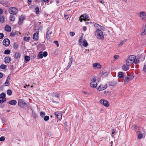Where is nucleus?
I'll use <instances>...</instances> for the list:
<instances>
[{
  "mask_svg": "<svg viewBox=\"0 0 146 146\" xmlns=\"http://www.w3.org/2000/svg\"><path fill=\"white\" fill-rule=\"evenodd\" d=\"M81 17H83V19H79L80 21L82 22L83 20H84L85 21H86V19L88 18V16L85 15H82L80 16V18Z\"/></svg>",
  "mask_w": 146,
  "mask_h": 146,
  "instance_id": "nucleus-12",
  "label": "nucleus"
},
{
  "mask_svg": "<svg viewBox=\"0 0 146 146\" xmlns=\"http://www.w3.org/2000/svg\"><path fill=\"white\" fill-rule=\"evenodd\" d=\"M100 2L103 4L104 3V1L103 0H99Z\"/></svg>",
  "mask_w": 146,
  "mask_h": 146,
  "instance_id": "nucleus-59",
  "label": "nucleus"
},
{
  "mask_svg": "<svg viewBox=\"0 0 146 146\" xmlns=\"http://www.w3.org/2000/svg\"><path fill=\"white\" fill-rule=\"evenodd\" d=\"M49 117L48 116L46 115L45 116L44 118V121H48L49 119Z\"/></svg>",
  "mask_w": 146,
  "mask_h": 146,
  "instance_id": "nucleus-42",
  "label": "nucleus"
},
{
  "mask_svg": "<svg viewBox=\"0 0 146 146\" xmlns=\"http://www.w3.org/2000/svg\"><path fill=\"white\" fill-rule=\"evenodd\" d=\"M45 114V113L42 112H41L40 113V115L41 117H42Z\"/></svg>",
  "mask_w": 146,
  "mask_h": 146,
  "instance_id": "nucleus-51",
  "label": "nucleus"
},
{
  "mask_svg": "<svg viewBox=\"0 0 146 146\" xmlns=\"http://www.w3.org/2000/svg\"><path fill=\"white\" fill-rule=\"evenodd\" d=\"M20 56L21 55L19 53H17L15 54V57L16 58H19L20 57Z\"/></svg>",
  "mask_w": 146,
  "mask_h": 146,
  "instance_id": "nucleus-33",
  "label": "nucleus"
},
{
  "mask_svg": "<svg viewBox=\"0 0 146 146\" xmlns=\"http://www.w3.org/2000/svg\"><path fill=\"white\" fill-rule=\"evenodd\" d=\"M82 37H80V38L79 40V43L80 44H81V43H82Z\"/></svg>",
  "mask_w": 146,
  "mask_h": 146,
  "instance_id": "nucleus-53",
  "label": "nucleus"
},
{
  "mask_svg": "<svg viewBox=\"0 0 146 146\" xmlns=\"http://www.w3.org/2000/svg\"><path fill=\"white\" fill-rule=\"evenodd\" d=\"M30 39V37H25L24 38V40L26 41H28Z\"/></svg>",
  "mask_w": 146,
  "mask_h": 146,
  "instance_id": "nucleus-41",
  "label": "nucleus"
},
{
  "mask_svg": "<svg viewBox=\"0 0 146 146\" xmlns=\"http://www.w3.org/2000/svg\"><path fill=\"white\" fill-rule=\"evenodd\" d=\"M132 129L133 130H135V131H136L137 129H138L139 130V128L138 127H137V126H133L132 127Z\"/></svg>",
  "mask_w": 146,
  "mask_h": 146,
  "instance_id": "nucleus-36",
  "label": "nucleus"
},
{
  "mask_svg": "<svg viewBox=\"0 0 146 146\" xmlns=\"http://www.w3.org/2000/svg\"><path fill=\"white\" fill-rule=\"evenodd\" d=\"M3 13V10L0 8V15H1Z\"/></svg>",
  "mask_w": 146,
  "mask_h": 146,
  "instance_id": "nucleus-58",
  "label": "nucleus"
},
{
  "mask_svg": "<svg viewBox=\"0 0 146 146\" xmlns=\"http://www.w3.org/2000/svg\"><path fill=\"white\" fill-rule=\"evenodd\" d=\"M83 29L84 31H85L86 30V28L85 26H84L83 27Z\"/></svg>",
  "mask_w": 146,
  "mask_h": 146,
  "instance_id": "nucleus-57",
  "label": "nucleus"
},
{
  "mask_svg": "<svg viewBox=\"0 0 146 146\" xmlns=\"http://www.w3.org/2000/svg\"><path fill=\"white\" fill-rule=\"evenodd\" d=\"M3 74L1 73L0 72V78H1L3 77Z\"/></svg>",
  "mask_w": 146,
  "mask_h": 146,
  "instance_id": "nucleus-62",
  "label": "nucleus"
},
{
  "mask_svg": "<svg viewBox=\"0 0 146 146\" xmlns=\"http://www.w3.org/2000/svg\"><path fill=\"white\" fill-rule=\"evenodd\" d=\"M5 62L6 63H8L11 61V58L9 57H6L5 58Z\"/></svg>",
  "mask_w": 146,
  "mask_h": 146,
  "instance_id": "nucleus-21",
  "label": "nucleus"
},
{
  "mask_svg": "<svg viewBox=\"0 0 146 146\" xmlns=\"http://www.w3.org/2000/svg\"><path fill=\"white\" fill-rule=\"evenodd\" d=\"M91 80V82L90 83V86L92 88H96L97 85V83L96 82V79L94 78H92Z\"/></svg>",
  "mask_w": 146,
  "mask_h": 146,
  "instance_id": "nucleus-3",
  "label": "nucleus"
},
{
  "mask_svg": "<svg viewBox=\"0 0 146 146\" xmlns=\"http://www.w3.org/2000/svg\"><path fill=\"white\" fill-rule=\"evenodd\" d=\"M15 35V33H11V34L10 35L11 36H14Z\"/></svg>",
  "mask_w": 146,
  "mask_h": 146,
  "instance_id": "nucleus-60",
  "label": "nucleus"
},
{
  "mask_svg": "<svg viewBox=\"0 0 146 146\" xmlns=\"http://www.w3.org/2000/svg\"><path fill=\"white\" fill-rule=\"evenodd\" d=\"M7 94L9 96L11 95L12 93L11 91L9 89L7 90Z\"/></svg>",
  "mask_w": 146,
  "mask_h": 146,
  "instance_id": "nucleus-40",
  "label": "nucleus"
},
{
  "mask_svg": "<svg viewBox=\"0 0 146 146\" xmlns=\"http://www.w3.org/2000/svg\"><path fill=\"white\" fill-rule=\"evenodd\" d=\"M10 19L11 21H14L15 20V18L14 16L13 15H11L10 16Z\"/></svg>",
  "mask_w": 146,
  "mask_h": 146,
  "instance_id": "nucleus-27",
  "label": "nucleus"
},
{
  "mask_svg": "<svg viewBox=\"0 0 146 146\" xmlns=\"http://www.w3.org/2000/svg\"><path fill=\"white\" fill-rule=\"evenodd\" d=\"M133 78V75H131L129 77H126L125 78L124 83L126 84L128 83L129 81L132 80Z\"/></svg>",
  "mask_w": 146,
  "mask_h": 146,
  "instance_id": "nucleus-8",
  "label": "nucleus"
},
{
  "mask_svg": "<svg viewBox=\"0 0 146 146\" xmlns=\"http://www.w3.org/2000/svg\"><path fill=\"white\" fill-rule=\"evenodd\" d=\"M3 44L6 46H8L10 44V41L8 38H5L3 41Z\"/></svg>",
  "mask_w": 146,
  "mask_h": 146,
  "instance_id": "nucleus-9",
  "label": "nucleus"
},
{
  "mask_svg": "<svg viewBox=\"0 0 146 146\" xmlns=\"http://www.w3.org/2000/svg\"><path fill=\"white\" fill-rule=\"evenodd\" d=\"M64 17L66 19H68L69 17V15H65L64 16Z\"/></svg>",
  "mask_w": 146,
  "mask_h": 146,
  "instance_id": "nucleus-55",
  "label": "nucleus"
},
{
  "mask_svg": "<svg viewBox=\"0 0 146 146\" xmlns=\"http://www.w3.org/2000/svg\"><path fill=\"white\" fill-rule=\"evenodd\" d=\"M17 101L15 100H10V101H9L8 102V103L9 104H10L11 105H16L17 104Z\"/></svg>",
  "mask_w": 146,
  "mask_h": 146,
  "instance_id": "nucleus-17",
  "label": "nucleus"
},
{
  "mask_svg": "<svg viewBox=\"0 0 146 146\" xmlns=\"http://www.w3.org/2000/svg\"><path fill=\"white\" fill-rule=\"evenodd\" d=\"M100 103L104 106L108 107L109 106V103L107 100L104 99H101L100 101Z\"/></svg>",
  "mask_w": 146,
  "mask_h": 146,
  "instance_id": "nucleus-6",
  "label": "nucleus"
},
{
  "mask_svg": "<svg viewBox=\"0 0 146 146\" xmlns=\"http://www.w3.org/2000/svg\"><path fill=\"white\" fill-rule=\"evenodd\" d=\"M5 18L4 17H1L0 18V22L3 23L4 21Z\"/></svg>",
  "mask_w": 146,
  "mask_h": 146,
  "instance_id": "nucleus-34",
  "label": "nucleus"
},
{
  "mask_svg": "<svg viewBox=\"0 0 146 146\" xmlns=\"http://www.w3.org/2000/svg\"><path fill=\"white\" fill-rule=\"evenodd\" d=\"M143 70L144 72H146V62L145 63L144 65Z\"/></svg>",
  "mask_w": 146,
  "mask_h": 146,
  "instance_id": "nucleus-45",
  "label": "nucleus"
},
{
  "mask_svg": "<svg viewBox=\"0 0 146 146\" xmlns=\"http://www.w3.org/2000/svg\"><path fill=\"white\" fill-rule=\"evenodd\" d=\"M93 66L94 68H100L101 67V65L98 63H95L93 64Z\"/></svg>",
  "mask_w": 146,
  "mask_h": 146,
  "instance_id": "nucleus-16",
  "label": "nucleus"
},
{
  "mask_svg": "<svg viewBox=\"0 0 146 146\" xmlns=\"http://www.w3.org/2000/svg\"><path fill=\"white\" fill-rule=\"evenodd\" d=\"M25 18L24 16L23 15H21L20 17L18 22L19 25H21L22 24Z\"/></svg>",
  "mask_w": 146,
  "mask_h": 146,
  "instance_id": "nucleus-11",
  "label": "nucleus"
},
{
  "mask_svg": "<svg viewBox=\"0 0 146 146\" xmlns=\"http://www.w3.org/2000/svg\"><path fill=\"white\" fill-rule=\"evenodd\" d=\"M58 114V113L57 112H54V115L56 116V117L57 116V114Z\"/></svg>",
  "mask_w": 146,
  "mask_h": 146,
  "instance_id": "nucleus-64",
  "label": "nucleus"
},
{
  "mask_svg": "<svg viewBox=\"0 0 146 146\" xmlns=\"http://www.w3.org/2000/svg\"><path fill=\"white\" fill-rule=\"evenodd\" d=\"M119 77L121 78H123V74L122 72H119L118 73Z\"/></svg>",
  "mask_w": 146,
  "mask_h": 146,
  "instance_id": "nucleus-22",
  "label": "nucleus"
},
{
  "mask_svg": "<svg viewBox=\"0 0 146 146\" xmlns=\"http://www.w3.org/2000/svg\"><path fill=\"white\" fill-rule=\"evenodd\" d=\"M47 31H49V32H48L49 35L50 34H51L52 33V31H50L49 29H48V30H47Z\"/></svg>",
  "mask_w": 146,
  "mask_h": 146,
  "instance_id": "nucleus-63",
  "label": "nucleus"
},
{
  "mask_svg": "<svg viewBox=\"0 0 146 146\" xmlns=\"http://www.w3.org/2000/svg\"><path fill=\"white\" fill-rule=\"evenodd\" d=\"M139 60L138 59L135 58V61L134 63L135 64H137L139 63Z\"/></svg>",
  "mask_w": 146,
  "mask_h": 146,
  "instance_id": "nucleus-47",
  "label": "nucleus"
},
{
  "mask_svg": "<svg viewBox=\"0 0 146 146\" xmlns=\"http://www.w3.org/2000/svg\"><path fill=\"white\" fill-rule=\"evenodd\" d=\"M28 4L29 5L31 4V3L32 2V1H31V0H28Z\"/></svg>",
  "mask_w": 146,
  "mask_h": 146,
  "instance_id": "nucleus-61",
  "label": "nucleus"
},
{
  "mask_svg": "<svg viewBox=\"0 0 146 146\" xmlns=\"http://www.w3.org/2000/svg\"><path fill=\"white\" fill-rule=\"evenodd\" d=\"M4 36V35L3 33H0V39L3 38Z\"/></svg>",
  "mask_w": 146,
  "mask_h": 146,
  "instance_id": "nucleus-52",
  "label": "nucleus"
},
{
  "mask_svg": "<svg viewBox=\"0 0 146 146\" xmlns=\"http://www.w3.org/2000/svg\"><path fill=\"white\" fill-rule=\"evenodd\" d=\"M113 58L115 60H116L119 58V56L117 55H115L114 56Z\"/></svg>",
  "mask_w": 146,
  "mask_h": 146,
  "instance_id": "nucleus-46",
  "label": "nucleus"
},
{
  "mask_svg": "<svg viewBox=\"0 0 146 146\" xmlns=\"http://www.w3.org/2000/svg\"><path fill=\"white\" fill-rule=\"evenodd\" d=\"M107 87V85H100L98 88L97 89L99 91L103 90L106 88Z\"/></svg>",
  "mask_w": 146,
  "mask_h": 146,
  "instance_id": "nucleus-10",
  "label": "nucleus"
},
{
  "mask_svg": "<svg viewBox=\"0 0 146 146\" xmlns=\"http://www.w3.org/2000/svg\"><path fill=\"white\" fill-rule=\"evenodd\" d=\"M5 29L7 31L10 32L11 30V27L8 25H7L5 27Z\"/></svg>",
  "mask_w": 146,
  "mask_h": 146,
  "instance_id": "nucleus-19",
  "label": "nucleus"
},
{
  "mask_svg": "<svg viewBox=\"0 0 146 146\" xmlns=\"http://www.w3.org/2000/svg\"><path fill=\"white\" fill-rule=\"evenodd\" d=\"M130 65V64H128L127 62H126V64L122 66V68L123 70L126 71L129 69V66Z\"/></svg>",
  "mask_w": 146,
  "mask_h": 146,
  "instance_id": "nucleus-7",
  "label": "nucleus"
},
{
  "mask_svg": "<svg viewBox=\"0 0 146 146\" xmlns=\"http://www.w3.org/2000/svg\"><path fill=\"white\" fill-rule=\"evenodd\" d=\"M95 32L96 36L97 38L100 39H104V35L102 31L99 29H97Z\"/></svg>",
  "mask_w": 146,
  "mask_h": 146,
  "instance_id": "nucleus-1",
  "label": "nucleus"
},
{
  "mask_svg": "<svg viewBox=\"0 0 146 146\" xmlns=\"http://www.w3.org/2000/svg\"><path fill=\"white\" fill-rule=\"evenodd\" d=\"M83 45L84 46H87L88 45V43H87V42L86 40H84L83 42Z\"/></svg>",
  "mask_w": 146,
  "mask_h": 146,
  "instance_id": "nucleus-29",
  "label": "nucleus"
},
{
  "mask_svg": "<svg viewBox=\"0 0 146 146\" xmlns=\"http://www.w3.org/2000/svg\"><path fill=\"white\" fill-rule=\"evenodd\" d=\"M126 41V40H123L121 42H120V43L119 44L118 46H122L125 42Z\"/></svg>",
  "mask_w": 146,
  "mask_h": 146,
  "instance_id": "nucleus-32",
  "label": "nucleus"
},
{
  "mask_svg": "<svg viewBox=\"0 0 146 146\" xmlns=\"http://www.w3.org/2000/svg\"><path fill=\"white\" fill-rule=\"evenodd\" d=\"M139 15L141 18L143 20L146 17V14L144 11L140 12Z\"/></svg>",
  "mask_w": 146,
  "mask_h": 146,
  "instance_id": "nucleus-13",
  "label": "nucleus"
},
{
  "mask_svg": "<svg viewBox=\"0 0 146 146\" xmlns=\"http://www.w3.org/2000/svg\"><path fill=\"white\" fill-rule=\"evenodd\" d=\"M94 27H95L97 28V29H99L100 30V29H102V26L100 25L99 24H98L96 23H95L94 25Z\"/></svg>",
  "mask_w": 146,
  "mask_h": 146,
  "instance_id": "nucleus-20",
  "label": "nucleus"
},
{
  "mask_svg": "<svg viewBox=\"0 0 146 146\" xmlns=\"http://www.w3.org/2000/svg\"><path fill=\"white\" fill-rule=\"evenodd\" d=\"M141 35H143L146 34V24L145 25V28L144 29V31L141 33Z\"/></svg>",
  "mask_w": 146,
  "mask_h": 146,
  "instance_id": "nucleus-28",
  "label": "nucleus"
},
{
  "mask_svg": "<svg viewBox=\"0 0 146 146\" xmlns=\"http://www.w3.org/2000/svg\"><path fill=\"white\" fill-rule=\"evenodd\" d=\"M38 33L36 32L35 33L33 36V38L34 40H36L38 39Z\"/></svg>",
  "mask_w": 146,
  "mask_h": 146,
  "instance_id": "nucleus-14",
  "label": "nucleus"
},
{
  "mask_svg": "<svg viewBox=\"0 0 146 146\" xmlns=\"http://www.w3.org/2000/svg\"><path fill=\"white\" fill-rule=\"evenodd\" d=\"M5 140V137L4 136H3L0 138V141H3Z\"/></svg>",
  "mask_w": 146,
  "mask_h": 146,
  "instance_id": "nucleus-48",
  "label": "nucleus"
},
{
  "mask_svg": "<svg viewBox=\"0 0 146 146\" xmlns=\"http://www.w3.org/2000/svg\"><path fill=\"white\" fill-rule=\"evenodd\" d=\"M108 72H104V73L102 75V77L103 78L106 76H108Z\"/></svg>",
  "mask_w": 146,
  "mask_h": 146,
  "instance_id": "nucleus-38",
  "label": "nucleus"
},
{
  "mask_svg": "<svg viewBox=\"0 0 146 146\" xmlns=\"http://www.w3.org/2000/svg\"><path fill=\"white\" fill-rule=\"evenodd\" d=\"M136 58V56L135 55H132L129 57L127 59L126 62L129 64H132L134 62Z\"/></svg>",
  "mask_w": 146,
  "mask_h": 146,
  "instance_id": "nucleus-2",
  "label": "nucleus"
},
{
  "mask_svg": "<svg viewBox=\"0 0 146 146\" xmlns=\"http://www.w3.org/2000/svg\"><path fill=\"white\" fill-rule=\"evenodd\" d=\"M18 105L24 108H25L27 106H28L29 105V104L26 103L25 102L21 100L19 102Z\"/></svg>",
  "mask_w": 146,
  "mask_h": 146,
  "instance_id": "nucleus-4",
  "label": "nucleus"
},
{
  "mask_svg": "<svg viewBox=\"0 0 146 146\" xmlns=\"http://www.w3.org/2000/svg\"><path fill=\"white\" fill-rule=\"evenodd\" d=\"M70 59V61L68 63V65L67 66L66 68V69L67 70L70 67V66L71 65L72 63V56L71 57V58H69Z\"/></svg>",
  "mask_w": 146,
  "mask_h": 146,
  "instance_id": "nucleus-15",
  "label": "nucleus"
},
{
  "mask_svg": "<svg viewBox=\"0 0 146 146\" xmlns=\"http://www.w3.org/2000/svg\"><path fill=\"white\" fill-rule=\"evenodd\" d=\"M10 80V78L9 76L7 77V80L5 82L3 86H7L8 85L9 83V81Z\"/></svg>",
  "mask_w": 146,
  "mask_h": 146,
  "instance_id": "nucleus-18",
  "label": "nucleus"
},
{
  "mask_svg": "<svg viewBox=\"0 0 146 146\" xmlns=\"http://www.w3.org/2000/svg\"><path fill=\"white\" fill-rule=\"evenodd\" d=\"M36 13V14H38L39 12V9L38 7H36L35 8Z\"/></svg>",
  "mask_w": 146,
  "mask_h": 146,
  "instance_id": "nucleus-44",
  "label": "nucleus"
},
{
  "mask_svg": "<svg viewBox=\"0 0 146 146\" xmlns=\"http://www.w3.org/2000/svg\"><path fill=\"white\" fill-rule=\"evenodd\" d=\"M6 66L4 64H2L0 66V68L2 69H5L6 68Z\"/></svg>",
  "mask_w": 146,
  "mask_h": 146,
  "instance_id": "nucleus-43",
  "label": "nucleus"
},
{
  "mask_svg": "<svg viewBox=\"0 0 146 146\" xmlns=\"http://www.w3.org/2000/svg\"><path fill=\"white\" fill-rule=\"evenodd\" d=\"M5 94L4 93H2L0 94V97L1 98H5Z\"/></svg>",
  "mask_w": 146,
  "mask_h": 146,
  "instance_id": "nucleus-35",
  "label": "nucleus"
},
{
  "mask_svg": "<svg viewBox=\"0 0 146 146\" xmlns=\"http://www.w3.org/2000/svg\"><path fill=\"white\" fill-rule=\"evenodd\" d=\"M9 11L10 14L13 15H16L17 13L18 10L15 7H12L10 8Z\"/></svg>",
  "mask_w": 146,
  "mask_h": 146,
  "instance_id": "nucleus-5",
  "label": "nucleus"
},
{
  "mask_svg": "<svg viewBox=\"0 0 146 146\" xmlns=\"http://www.w3.org/2000/svg\"><path fill=\"white\" fill-rule=\"evenodd\" d=\"M48 54L47 52L44 51L43 53V56L46 57L47 55Z\"/></svg>",
  "mask_w": 146,
  "mask_h": 146,
  "instance_id": "nucleus-49",
  "label": "nucleus"
},
{
  "mask_svg": "<svg viewBox=\"0 0 146 146\" xmlns=\"http://www.w3.org/2000/svg\"><path fill=\"white\" fill-rule=\"evenodd\" d=\"M53 43H54V44H56V45L57 47L58 46L59 44H58V41H57V40L54 41L53 42Z\"/></svg>",
  "mask_w": 146,
  "mask_h": 146,
  "instance_id": "nucleus-54",
  "label": "nucleus"
},
{
  "mask_svg": "<svg viewBox=\"0 0 146 146\" xmlns=\"http://www.w3.org/2000/svg\"><path fill=\"white\" fill-rule=\"evenodd\" d=\"M48 32L49 31H47L46 33V37L47 39H49L50 37V36H49Z\"/></svg>",
  "mask_w": 146,
  "mask_h": 146,
  "instance_id": "nucleus-39",
  "label": "nucleus"
},
{
  "mask_svg": "<svg viewBox=\"0 0 146 146\" xmlns=\"http://www.w3.org/2000/svg\"><path fill=\"white\" fill-rule=\"evenodd\" d=\"M56 117L58 120H60L62 118V115L60 113H58V114L57 115V116Z\"/></svg>",
  "mask_w": 146,
  "mask_h": 146,
  "instance_id": "nucleus-23",
  "label": "nucleus"
},
{
  "mask_svg": "<svg viewBox=\"0 0 146 146\" xmlns=\"http://www.w3.org/2000/svg\"><path fill=\"white\" fill-rule=\"evenodd\" d=\"M60 96V95L58 93H56L54 96H53V97L57 98V99L59 98Z\"/></svg>",
  "mask_w": 146,
  "mask_h": 146,
  "instance_id": "nucleus-26",
  "label": "nucleus"
},
{
  "mask_svg": "<svg viewBox=\"0 0 146 146\" xmlns=\"http://www.w3.org/2000/svg\"><path fill=\"white\" fill-rule=\"evenodd\" d=\"M137 137L139 139H140L142 137V135L140 132L137 133Z\"/></svg>",
  "mask_w": 146,
  "mask_h": 146,
  "instance_id": "nucleus-25",
  "label": "nucleus"
},
{
  "mask_svg": "<svg viewBox=\"0 0 146 146\" xmlns=\"http://www.w3.org/2000/svg\"><path fill=\"white\" fill-rule=\"evenodd\" d=\"M6 100V98H2L0 97V103H3Z\"/></svg>",
  "mask_w": 146,
  "mask_h": 146,
  "instance_id": "nucleus-24",
  "label": "nucleus"
},
{
  "mask_svg": "<svg viewBox=\"0 0 146 146\" xmlns=\"http://www.w3.org/2000/svg\"><path fill=\"white\" fill-rule=\"evenodd\" d=\"M75 35V33L74 32H70V35L72 36H73Z\"/></svg>",
  "mask_w": 146,
  "mask_h": 146,
  "instance_id": "nucleus-56",
  "label": "nucleus"
},
{
  "mask_svg": "<svg viewBox=\"0 0 146 146\" xmlns=\"http://www.w3.org/2000/svg\"><path fill=\"white\" fill-rule=\"evenodd\" d=\"M10 53V51L9 50H6L4 51L5 54H9Z\"/></svg>",
  "mask_w": 146,
  "mask_h": 146,
  "instance_id": "nucleus-37",
  "label": "nucleus"
},
{
  "mask_svg": "<svg viewBox=\"0 0 146 146\" xmlns=\"http://www.w3.org/2000/svg\"><path fill=\"white\" fill-rule=\"evenodd\" d=\"M38 56L40 58H42L43 57V54L42 52H39Z\"/></svg>",
  "mask_w": 146,
  "mask_h": 146,
  "instance_id": "nucleus-30",
  "label": "nucleus"
},
{
  "mask_svg": "<svg viewBox=\"0 0 146 146\" xmlns=\"http://www.w3.org/2000/svg\"><path fill=\"white\" fill-rule=\"evenodd\" d=\"M13 47L14 48L16 49L18 47V46L17 44L14 43L13 44Z\"/></svg>",
  "mask_w": 146,
  "mask_h": 146,
  "instance_id": "nucleus-50",
  "label": "nucleus"
},
{
  "mask_svg": "<svg viewBox=\"0 0 146 146\" xmlns=\"http://www.w3.org/2000/svg\"><path fill=\"white\" fill-rule=\"evenodd\" d=\"M25 60L27 62H28L30 60V57L29 56H26L25 57Z\"/></svg>",
  "mask_w": 146,
  "mask_h": 146,
  "instance_id": "nucleus-31",
  "label": "nucleus"
}]
</instances>
